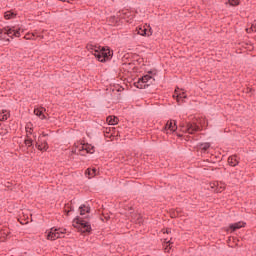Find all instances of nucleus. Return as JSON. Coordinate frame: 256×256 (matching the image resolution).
Masks as SVG:
<instances>
[{
  "mask_svg": "<svg viewBox=\"0 0 256 256\" xmlns=\"http://www.w3.org/2000/svg\"><path fill=\"white\" fill-rule=\"evenodd\" d=\"M11 117V114L7 110H2L0 112V121H7Z\"/></svg>",
  "mask_w": 256,
  "mask_h": 256,
  "instance_id": "obj_14",
  "label": "nucleus"
},
{
  "mask_svg": "<svg viewBox=\"0 0 256 256\" xmlns=\"http://www.w3.org/2000/svg\"><path fill=\"white\" fill-rule=\"evenodd\" d=\"M83 149L87 152V153H90V154H93L95 153V146H92L90 144H86L83 146Z\"/></svg>",
  "mask_w": 256,
  "mask_h": 256,
  "instance_id": "obj_18",
  "label": "nucleus"
},
{
  "mask_svg": "<svg viewBox=\"0 0 256 256\" xmlns=\"http://www.w3.org/2000/svg\"><path fill=\"white\" fill-rule=\"evenodd\" d=\"M251 31H253L251 28L247 29L248 33H251Z\"/></svg>",
  "mask_w": 256,
  "mask_h": 256,
  "instance_id": "obj_35",
  "label": "nucleus"
},
{
  "mask_svg": "<svg viewBox=\"0 0 256 256\" xmlns=\"http://www.w3.org/2000/svg\"><path fill=\"white\" fill-rule=\"evenodd\" d=\"M166 247L164 248L165 253H169L171 251V240L165 239Z\"/></svg>",
  "mask_w": 256,
  "mask_h": 256,
  "instance_id": "obj_20",
  "label": "nucleus"
},
{
  "mask_svg": "<svg viewBox=\"0 0 256 256\" xmlns=\"http://www.w3.org/2000/svg\"><path fill=\"white\" fill-rule=\"evenodd\" d=\"M45 111V108H36L34 109V114L37 117H40V119H47V117H45V114H43V112Z\"/></svg>",
  "mask_w": 256,
  "mask_h": 256,
  "instance_id": "obj_11",
  "label": "nucleus"
},
{
  "mask_svg": "<svg viewBox=\"0 0 256 256\" xmlns=\"http://www.w3.org/2000/svg\"><path fill=\"white\" fill-rule=\"evenodd\" d=\"M94 47V45H87L88 51H95L96 49Z\"/></svg>",
  "mask_w": 256,
  "mask_h": 256,
  "instance_id": "obj_26",
  "label": "nucleus"
},
{
  "mask_svg": "<svg viewBox=\"0 0 256 256\" xmlns=\"http://www.w3.org/2000/svg\"><path fill=\"white\" fill-rule=\"evenodd\" d=\"M35 37V34H26L25 39H33Z\"/></svg>",
  "mask_w": 256,
  "mask_h": 256,
  "instance_id": "obj_25",
  "label": "nucleus"
},
{
  "mask_svg": "<svg viewBox=\"0 0 256 256\" xmlns=\"http://www.w3.org/2000/svg\"><path fill=\"white\" fill-rule=\"evenodd\" d=\"M106 121L110 124V125H117V123H119V118L117 116H108L106 118Z\"/></svg>",
  "mask_w": 256,
  "mask_h": 256,
  "instance_id": "obj_15",
  "label": "nucleus"
},
{
  "mask_svg": "<svg viewBox=\"0 0 256 256\" xmlns=\"http://www.w3.org/2000/svg\"><path fill=\"white\" fill-rule=\"evenodd\" d=\"M209 185L211 189H214V193H221L223 191V187H217L219 185L218 182H211Z\"/></svg>",
  "mask_w": 256,
  "mask_h": 256,
  "instance_id": "obj_17",
  "label": "nucleus"
},
{
  "mask_svg": "<svg viewBox=\"0 0 256 256\" xmlns=\"http://www.w3.org/2000/svg\"><path fill=\"white\" fill-rule=\"evenodd\" d=\"M60 1L65 2L66 0H60Z\"/></svg>",
  "mask_w": 256,
  "mask_h": 256,
  "instance_id": "obj_40",
  "label": "nucleus"
},
{
  "mask_svg": "<svg viewBox=\"0 0 256 256\" xmlns=\"http://www.w3.org/2000/svg\"><path fill=\"white\" fill-rule=\"evenodd\" d=\"M210 148H211V143L209 142L198 144V149H200V151H203V153H206V151H209Z\"/></svg>",
  "mask_w": 256,
  "mask_h": 256,
  "instance_id": "obj_9",
  "label": "nucleus"
},
{
  "mask_svg": "<svg viewBox=\"0 0 256 256\" xmlns=\"http://www.w3.org/2000/svg\"><path fill=\"white\" fill-rule=\"evenodd\" d=\"M230 5H232V7H237V5H239L240 0H228Z\"/></svg>",
  "mask_w": 256,
  "mask_h": 256,
  "instance_id": "obj_23",
  "label": "nucleus"
},
{
  "mask_svg": "<svg viewBox=\"0 0 256 256\" xmlns=\"http://www.w3.org/2000/svg\"><path fill=\"white\" fill-rule=\"evenodd\" d=\"M151 75H153V72L149 71L148 74L142 76L134 83V87H137V89H147L150 85H155V78Z\"/></svg>",
  "mask_w": 256,
  "mask_h": 256,
  "instance_id": "obj_3",
  "label": "nucleus"
},
{
  "mask_svg": "<svg viewBox=\"0 0 256 256\" xmlns=\"http://www.w3.org/2000/svg\"><path fill=\"white\" fill-rule=\"evenodd\" d=\"M70 211H73V207H70V210H65V213H66L67 216H69Z\"/></svg>",
  "mask_w": 256,
  "mask_h": 256,
  "instance_id": "obj_30",
  "label": "nucleus"
},
{
  "mask_svg": "<svg viewBox=\"0 0 256 256\" xmlns=\"http://www.w3.org/2000/svg\"><path fill=\"white\" fill-rule=\"evenodd\" d=\"M94 56L100 63H107L113 59V51L109 47H101L99 50H94Z\"/></svg>",
  "mask_w": 256,
  "mask_h": 256,
  "instance_id": "obj_2",
  "label": "nucleus"
},
{
  "mask_svg": "<svg viewBox=\"0 0 256 256\" xmlns=\"http://www.w3.org/2000/svg\"><path fill=\"white\" fill-rule=\"evenodd\" d=\"M171 217H172V218H173V217H177V215H175V213H173Z\"/></svg>",
  "mask_w": 256,
  "mask_h": 256,
  "instance_id": "obj_36",
  "label": "nucleus"
},
{
  "mask_svg": "<svg viewBox=\"0 0 256 256\" xmlns=\"http://www.w3.org/2000/svg\"><path fill=\"white\" fill-rule=\"evenodd\" d=\"M164 233H167V235H169V233H171V228H166V230L164 231Z\"/></svg>",
  "mask_w": 256,
  "mask_h": 256,
  "instance_id": "obj_31",
  "label": "nucleus"
},
{
  "mask_svg": "<svg viewBox=\"0 0 256 256\" xmlns=\"http://www.w3.org/2000/svg\"><path fill=\"white\" fill-rule=\"evenodd\" d=\"M65 233H67V229L65 228L52 227L50 229V232L47 234V239L49 241H56V239H63V237H65Z\"/></svg>",
  "mask_w": 256,
  "mask_h": 256,
  "instance_id": "obj_4",
  "label": "nucleus"
},
{
  "mask_svg": "<svg viewBox=\"0 0 256 256\" xmlns=\"http://www.w3.org/2000/svg\"><path fill=\"white\" fill-rule=\"evenodd\" d=\"M47 149H49V144H47V142H44V144H42V151H47Z\"/></svg>",
  "mask_w": 256,
  "mask_h": 256,
  "instance_id": "obj_24",
  "label": "nucleus"
},
{
  "mask_svg": "<svg viewBox=\"0 0 256 256\" xmlns=\"http://www.w3.org/2000/svg\"><path fill=\"white\" fill-rule=\"evenodd\" d=\"M6 134H7V130L0 131V135H6Z\"/></svg>",
  "mask_w": 256,
  "mask_h": 256,
  "instance_id": "obj_32",
  "label": "nucleus"
},
{
  "mask_svg": "<svg viewBox=\"0 0 256 256\" xmlns=\"http://www.w3.org/2000/svg\"><path fill=\"white\" fill-rule=\"evenodd\" d=\"M24 144L26 145V147H33V139L27 138L26 140H24Z\"/></svg>",
  "mask_w": 256,
  "mask_h": 256,
  "instance_id": "obj_22",
  "label": "nucleus"
},
{
  "mask_svg": "<svg viewBox=\"0 0 256 256\" xmlns=\"http://www.w3.org/2000/svg\"><path fill=\"white\" fill-rule=\"evenodd\" d=\"M177 136H178V137H183V135H181V134H177Z\"/></svg>",
  "mask_w": 256,
  "mask_h": 256,
  "instance_id": "obj_38",
  "label": "nucleus"
},
{
  "mask_svg": "<svg viewBox=\"0 0 256 256\" xmlns=\"http://www.w3.org/2000/svg\"><path fill=\"white\" fill-rule=\"evenodd\" d=\"M111 19L115 20V16L111 17Z\"/></svg>",
  "mask_w": 256,
  "mask_h": 256,
  "instance_id": "obj_39",
  "label": "nucleus"
},
{
  "mask_svg": "<svg viewBox=\"0 0 256 256\" xmlns=\"http://www.w3.org/2000/svg\"><path fill=\"white\" fill-rule=\"evenodd\" d=\"M229 227H230L231 231H237V229H241V227H243V225H241V222H238V223L230 224Z\"/></svg>",
  "mask_w": 256,
  "mask_h": 256,
  "instance_id": "obj_19",
  "label": "nucleus"
},
{
  "mask_svg": "<svg viewBox=\"0 0 256 256\" xmlns=\"http://www.w3.org/2000/svg\"><path fill=\"white\" fill-rule=\"evenodd\" d=\"M17 17V13L13 12V10L6 11L4 13V19L9 20V19H15Z\"/></svg>",
  "mask_w": 256,
  "mask_h": 256,
  "instance_id": "obj_13",
  "label": "nucleus"
},
{
  "mask_svg": "<svg viewBox=\"0 0 256 256\" xmlns=\"http://www.w3.org/2000/svg\"><path fill=\"white\" fill-rule=\"evenodd\" d=\"M9 235H11V232H3L2 233V237H4V238L9 237Z\"/></svg>",
  "mask_w": 256,
  "mask_h": 256,
  "instance_id": "obj_29",
  "label": "nucleus"
},
{
  "mask_svg": "<svg viewBox=\"0 0 256 256\" xmlns=\"http://www.w3.org/2000/svg\"><path fill=\"white\" fill-rule=\"evenodd\" d=\"M180 127L183 133H189V135H194V133L201 131V127L195 122H187L186 125L181 124Z\"/></svg>",
  "mask_w": 256,
  "mask_h": 256,
  "instance_id": "obj_5",
  "label": "nucleus"
},
{
  "mask_svg": "<svg viewBox=\"0 0 256 256\" xmlns=\"http://www.w3.org/2000/svg\"><path fill=\"white\" fill-rule=\"evenodd\" d=\"M31 127H33V124L31 122L26 125V132L29 133V135H33V128Z\"/></svg>",
  "mask_w": 256,
  "mask_h": 256,
  "instance_id": "obj_21",
  "label": "nucleus"
},
{
  "mask_svg": "<svg viewBox=\"0 0 256 256\" xmlns=\"http://www.w3.org/2000/svg\"><path fill=\"white\" fill-rule=\"evenodd\" d=\"M187 99V95H185V93L179 94L178 95V99Z\"/></svg>",
  "mask_w": 256,
  "mask_h": 256,
  "instance_id": "obj_27",
  "label": "nucleus"
},
{
  "mask_svg": "<svg viewBox=\"0 0 256 256\" xmlns=\"http://www.w3.org/2000/svg\"><path fill=\"white\" fill-rule=\"evenodd\" d=\"M137 31L138 35H141L142 37H151V35H153V29L149 28L148 30L145 26H141Z\"/></svg>",
  "mask_w": 256,
  "mask_h": 256,
  "instance_id": "obj_6",
  "label": "nucleus"
},
{
  "mask_svg": "<svg viewBox=\"0 0 256 256\" xmlns=\"http://www.w3.org/2000/svg\"><path fill=\"white\" fill-rule=\"evenodd\" d=\"M42 135H43V137H47V134H45V133H43Z\"/></svg>",
  "mask_w": 256,
  "mask_h": 256,
  "instance_id": "obj_37",
  "label": "nucleus"
},
{
  "mask_svg": "<svg viewBox=\"0 0 256 256\" xmlns=\"http://www.w3.org/2000/svg\"><path fill=\"white\" fill-rule=\"evenodd\" d=\"M252 31H256V25H252L250 28Z\"/></svg>",
  "mask_w": 256,
  "mask_h": 256,
  "instance_id": "obj_33",
  "label": "nucleus"
},
{
  "mask_svg": "<svg viewBox=\"0 0 256 256\" xmlns=\"http://www.w3.org/2000/svg\"><path fill=\"white\" fill-rule=\"evenodd\" d=\"M79 212L81 216L85 215L86 213H91V207L82 204L81 206H79Z\"/></svg>",
  "mask_w": 256,
  "mask_h": 256,
  "instance_id": "obj_10",
  "label": "nucleus"
},
{
  "mask_svg": "<svg viewBox=\"0 0 256 256\" xmlns=\"http://www.w3.org/2000/svg\"><path fill=\"white\" fill-rule=\"evenodd\" d=\"M228 165H230V167H237V165H239V161L237 160V155L228 157Z\"/></svg>",
  "mask_w": 256,
  "mask_h": 256,
  "instance_id": "obj_8",
  "label": "nucleus"
},
{
  "mask_svg": "<svg viewBox=\"0 0 256 256\" xmlns=\"http://www.w3.org/2000/svg\"><path fill=\"white\" fill-rule=\"evenodd\" d=\"M4 31L5 35H8V37L13 33V37H21V32L19 30H13V28L6 26L2 29Z\"/></svg>",
  "mask_w": 256,
  "mask_h": 256,
  "instance_id": "obj_7",
  "label": "nucleus"
},
{
  "mask_svg": "<svg viewBox=\"0 0 256 256\" xmlns=\"http://www.w3.org/2000/svg\"><path fill=\"white\" fill-rule=\"evenodd\" d=\"M36 147L38 148V151H43V144H36Z\"/></svg>",
  "mask_w": 256,
  "mask_h": 256,
  "instance_id": "obj_28",
  "label": "nucleus"
},
{
  "mask_svg": "<svg viewBox=\"0 0 256 256\" xmlns=\"http://www.w3.org/2000/svg\"><path fill=\"white\" fill-rule=\"evenodd\" d=\"M73 227L78 229L80 233H88L90 234L93 229L91 228V222H89V215L82 218L80 216H76L73 220Z\"/></svg>",
  "mask_w": 256,
  "mask_h": 256,
  "instance_id": "obj_1",
  "label": "nucleus"
},
{
  "mask_svg": "<svg viewBox=\"0 0 256 256\" xmlns=\"http://www.w3.org/2000/svg\"><path fill=\"white\" fill-rule=\"evenodd\" d=\"M143 218H138V223H142Z\"/></svg>",
  "mask_w": 256,
  "mask_h": 256,
  "instance_id": "obj_34",
  "label": "nucleus"
},
{
  "mask_svg": "<svg viewBox=\"0 0 256 256\" xmlns=\"http://www.w3.org/2000/svg\"><path fill=\"white\" fill-rule=\"evenodd\" d=\"M85 175H88V179H91V177H95L97 175V169L96 168H88L85 171Z\"/></svg>",
  "mask_w": 256,
  "mask_h": 256,
  "instance_id": "obj_16",
  "label": "nucleus"
},
{
  "mask_svg": "<svg viewBox=\"0 0 256 256\" xmlns=\"http://www.w3.org/2000/svg\"><path fill=\"white\" fill-rule=\"evenodd\" d=\"M164 129H168L169 131H177V124L174 122V126H173V122L172 121H168L164 127Z\"/></svg>",
  "mask_w": 256,
  "mask_h": 256,
  "instance_id": "obj_12",
  "label": "nucleus"
}]
</instances>
